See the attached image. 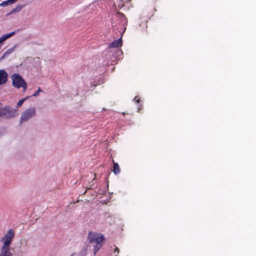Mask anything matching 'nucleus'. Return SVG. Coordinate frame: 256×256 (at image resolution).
I'll return each instance as SVG.
<instances>
[{
  "label": "nucleus",
  "mask_w": 256,
  "mask_h": 256,
  "mask_svg": "<svg viewBox=\"0 0 256 256\" xmlns=\"http://www.w3.org/2000/svg\"><path fill=\"white\" fill-rule=\"evenodd\" d=\"M88 239L90 243L94 244V252L95 254L102 248L104 238L101 234L90 232L88 235Z\"/></svg>",
  "instance_id": "obj_1"
},
{
  "label": "nucleus",
  "mask_w": 256,
  "mask_h": 256,
  "mask_svg": "<svg viewBox=\"0 0 256 256\" xmlns=\"http://www.w3.org/2000/svg\"><path fill=\"white\" fill-rule=\"evenodd\" d=\"M18 115L17 110L12 108L10 106H2L0 103V118H12Z\"/></svg>",
  "instance_id": "obj_2"
},
{
  "label": "nucleus",
  "mask_w": 256,
  "mask_h": 256,
  "mask_svg": "<svg viewBox=\"0 0 256 256\" xmlns=\"http://www.w3.org/2000/svg\"><path fill=\"white\" fill-rule=\"evenodd\" d=\"M12 86L17 88H22L24 91L26 89V84L22 77L18 74H14L12 76Z\"/></svg>",
  "instance_id": "obj_3"
},
{
  "label": "nucleus",
  "mask_w": 256,
  "mask_h": 256,
  "mask_svg": "<svg viewBox=\"0 0 256 256\" xmlns=\"http://www.w3.org/2000/svg\"><path fill=\"white\" fill-rule=\"evenodd\" d=\"M14 236V230L12 228L9 230L4 236L0 239V242L2 243V246L10 247V244Z\"/></svg>",
  "instance_id": "obj_4"
},
{
  "label": "nucleus",
  "mask_w": 256,
  "mask_h": 256,
  "mask_svg": "<svg viewBox=\"0 0 256 256\" xmlns=\"http://www.w3.org/2000/svg\"><path fill=\"white\" fill-rule=\"evenodd\" d=\"M36 114V109L30 108L24 110L22 114L20 119V124L26 122Z\"/></svg>",
  "instance_id": "obj_5"
},
{
  "label": "nucleus",
  "mask_w": 256,
  "mask_h": 256,
  "mask_svg": "<svg viewBox=\"0 0 256 256\" xmlns=\"http://www.w3.org/2000/svg\"><path fill=\"white\" fill-rule=\"evenodd\" d=\"M8 74L4 70H0V86L6 84L8 81Z\"/></svg>",
  "instance_id": "obj_6"
},
{
  "label": "nucleus",
  "mask_w": 256,
  "mask_h": 256,
  "mask_svg": "<svg viewBox=\"0 0 256 256\" xmlns=\"http://www.w3.org/2000/svg\"><path fill=\"white\" fill-rule=\"evenodd\" d=\"M12 254L10 251V247L2 246L0 249V256H12Z\"/></svg>",
  "instance_id": "obj_7"
},
{
  "label": "nucleus",
  "mask_w": 256,
  "mask_h": 256,
  "mask_svg": "<svg viewBox=\"0 0 256 256\" xmlns=\"http://www.w3.org/2000/svg\"><path fill=\"white\" fill-rule=\"evenodd\" d=\"M122 46V38H120L112 42L110 45V47L111 48H118Z\"/></svg>",
  "instance_id": "obj_8"
},
{
  "label": "nucleus",
  "mask_w": 256,
  "mask_h": 256,
  "mask_svg": "<svg viewBox=\"0 0 256 256\" xmlns=\"http://www.w3.org/2000/svg\"><path fill=\"white\" fill-rule=\"evenodd\" d=\"M113 163V168H112V172L114 173L117 175L120 172V169L118 163L114 162V160H112Z\"/></svg>",
  "instance_id": "obj_9"
},
{
  "label": "nucleus",
  "mask_w": 256,
  "mask_h": 256,
  "mask_svg": "<svg viewBox=\"0 0 256 256\" xmlns=\"http://www.w3.org/2000/svg\"><path fill=\"white\" fill-rule=\"evenodd\" d=\"M15 34V32H12L10 34H4L0 37V44H1L2 42L5 41L9 38L13 36Z\"/></svg>",
  "instance_id": "obj_10"
},
{
  "label": "nucleus",
  "mask_w": 256,
  "mask_h": 256,
  "mask_svg": "<svg viewBox=\"0 0 256 256\" xmlns=\"http://www.w3.org/2000/svg\"><path fill=\"white\" fill-rule=\"evenodd\" d=\"M23 6L21 4H18L16 8L12 9L10 12V14H13L16 12H20Z\"/></svg>",
  "instance_id": "obj_11"
},
{
  "label": "nucleus",
  "mask_w": 256,
  "mask_h": 256,
  "mask_svg": "<svg viewBox=\"0 0 256 256\" xmlns=\"http://www.w3.org/2000/svg\"><path fill=\"white\" fill-rule=\"evenodd\" d=\"M27 98L28 97L22 98L20 100H19L18 102L17 103V107L20 106L27 99Z\"/></svg>",
  "instance_id": "obj_12"
},
{
  "label": "nucleus",
  "mask_w": 256,
  "mask_h": 256,
  "mask_svg": "<svg viewBox=\"0 0 256 256\" xmlns=\"http://www.w3.org/2000/svg\"><path fill=\"white\" fill-rule=\"evenodd\" d=\"M11 4V1H10V0H7V1H6V2H2V3H1L0 4V6H8V4Z\"/></svg>",
  "instance_id": "obj_13"
},
{
  "label": "nucleus",
  "mask_w": 256,
  "mask_h": 256,
  "mask_svg": "<svg viewBox=\"0 0 256 256\" xmlns=\"http://www.w3.org/2000/svg\"><path fill=\"white\" fill-rule=\"evenodd\" d=\"M41 91H42V90H40V88H39L38 89V90L34 94H33L32 96H38L39 94V92H41Z\"/></svg>",
  "instance_id": "obj_14"
},
{
  "label": "nucleus",
  "mask_w": 256,
  "mask_h": 256,
  "mask_svg": "<svg viewBox=\"0 0 256 256\" xmlns=\"http://www.w3.org/2000/svg\"><path fill=\"white\" fill-rule=\"evenodd\" d=\"M134 101H135L137 103H139V102L140 101V98L138 96H136L134 98Z\"/></svg>",
  "instance_id": "obj_15"
},
{
  "label": "nucleus",
  "mask_w": 256,
  "mask_h": 256,
  "mask_svg": "<svg viewBox=\"0 0 256 256\" xmlns=\"http://www.w3.org/2000/svg\"><path fill=\"white\" fill-rule=\"evenodd\" d=\"M116 252L117 254H118L119 253V249L118 247H116L114 250V253L116 254Z\"/></svg>",
  "instance_id": "obj_16"
},
{
  "label": "nucleus",
  "mask_w": 256,
  "mask_h": 256,
  "mask_svg": "<svg viewBox=\"0 0 256 256\" xmlns=\"http://www.w3.org/2000/svg\"><path fill=\"white\" fill-rule=\"evenodd\" d=\"M122 114L124 116L125 113H124V112H122Z\"/></svg>",
  "instance_id": "obj_17"
},
{
  "label": "nucleus",
  "mask_w": 256,
  "mask_h": 256,
  "mask_svg": "<svg viewBox=\"0 0 256 256\" xmlns=\"http://www.w3.org/2000/svg\"><path fill=\"white\" fill-rule=\"evenodd\" d=\"M74 254H71L70 256H73Z\"/></svg>",
  "instance_id": "obj_18"
}]
</instances>
